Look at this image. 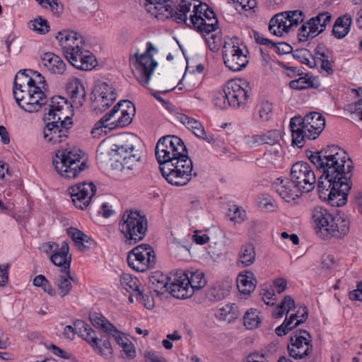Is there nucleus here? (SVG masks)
Masks as SVG:
<instances>
[{"label":"nucleus","instance_id":"1","mask_svg":"<svg viewBox=\"0 0 362 362\" xmlns=\"http://www.w3.org/2000/svg\"><path fill=\"white\" fill-rule=\"evenodd\" d=\"M354 168L351 158L338 146L318 151V198L332 206H344L353 185Z\"/></svg>","mask_w":362,"mask_h":362},{"label":"nucleus","instance_id":"2","mask_svg":"<svg viewBox=\"0 0 362 362\" xmlns=\"http://www.w3.org/2000/svg\"><path fill=\"white\" fill-rule=\"evenodd\" d=\"M252 91L250 83L244 80H235L227 82L223 90H219L214 96L213 102L216 107L221 110L228 107L238 108L245 105Z\"/></svg>","mask_w":362,"mask_h":362},{"label":"nucleus","instance_id":"3","mask_svg":"<svg viewBox=\"0 0 362 362\" xmlns=\"http://www.w3.org/2000/svg\"><path fill=\"white\" fill-rule=\"evenodd\" d=\"M138 139L133 134H123L115 138L110 156L124 169L134 170L141 159V153L136 148Z\"/></svg>","mask_w":362,"mask_h":362},{"label":"nucleus","instance_id":"4","mask_svg":"<svg viewBox=\"0 0 362 362\" xmlns=\"http://www.w3.org/2000/svg\"><path fill=\"white\" fill-rule=\"evenodd\" d=\"M82 151L76 148H62L57 151L52 163L57 173L67 179L76 178L88 168L86 163L81 161Z\"/></svg>","mask_w":362,"mask_h":362},{"label":"nucleus","instance_id":"5","mask_svg":"<svg viewBox=\"0 0 362 362\" xmlns=\"http://www.w3.org/2000/svg\"><path fill=\"white\" fill-rule=\"evenodd\" d=\"M119 230L124 237L126 244L132 245L142 240L148 230V221L139 211L126 210L119 223Z\"/></svg>","mask_w":362,"mask_h":362},{"label":"nucleus","instance_id":"6","mask_svg":"<svg viewBox=\"0 0 362 362\" xmlns=\"http://www.w3.org/2000/svg\"><path fill=\"white\" fill-rule=\"evenodd\" d=\"M349 223L346 219L334 216L325 209L320 207L318 211V237L329 239L340 238L348 233Z\"/></svg>","mask_w":362,"mask_h":362},{"label":"nucleus","instance_id":"7","mask_svg":"<svg viewBox=\"0 0 362 362\" xmlns=\"http://www.w3.org/2000/svg\"><path fill=\"white\" fill-rule=\"evenodd\" d=\"M182 153H187V148L183 141L178 136L167 135L161 137L156 146V157L159 167Z\"/></svg>","mask_w":362,"mask_h":362},{"label":"nucleus","instance_id":"8","mask_svg":"<svg viewBox=\"0 0 362 362\" xmlns=\"http://www.w3.org/2000/svg\"><path fill=\"white\" fill-rule=\"evenodd\" d=\"M45 121H47L44 130V139L48 143L55 144L66 140L69 130L73 127V122L70 116H65L64 119L58 117H44Z\"/></svg>","mask_w":362,"mask_h":362},{"label":"nucleus","instance_id":"9","mask_svg":"<svg viewBox=\"0 0 362 362\" xmlns=\"http://www.w3.org/2000/svg\"><path fill=\"white\" fill-rule=\"evenodd\" d=\"M128 265L136 272H144L154 267L155 252L148 244H141L130 250L127 255Z\"/></svg>","mask_w":362,"mask_h":362},{"label":"nucleus","instance_id":"10","mask_svg":"<svg viewBox=\"0 0 362 362\" xmlns=\"http://www.w3.org/2000/svg\"><path fill=\"white\" fill-rule=\"evenodd\" d=\"M222 55L226 66L233 71H240L249 63L247 54L239 46L238 39L234 37L226 42L222 50Z\"/></svg>","mask_w":362,"mask_h":362},{"label":"nucleus","instance_id":"11","mask_svg":"<svg viewBox=\"0 0 362 362\" xmlns=\"http://www.w3.org/2000/svg\"><path fill=\"white\" fill-rule=\"evenodd\" d=\"M293 182L300 187L301 193H308L315 188L316 177L310 165L304 161L294 163L290 172Z\"/></svg>","mask_w":362,"mask_h":362},{"label":"nucleus","instance_id":"12","mask_svg":"<svg viewBox=\"0 0 362 362\" xmlns=\"http://www.w3.org/2000/svg\"><path fill=\"white\" fill-rule=\"evenodd\" d=\"M312 349L311 336L305 329H297L290 338L288 351L290 356L295 359L307 356Z\"/></svg>","mask_w":362,"mask_h":362},{"label":"nucleus","instance_id":"13","mask_svg":"<svg viewBox=\"0 0 362 362\" xmlns=\"http://www.w3.org/2000/svg\"><path fill=\"white\" fill-rule=\"evenodd\" d=\"M69 192L75 206L84 209L96 194L97 188L93 182H83L70 187Z\"/></svg>","mask_w":362,"mask_h":362},{"label":"nucleus","instance_id":"14","mask_svg":"<svg viewBox=\"0 0 362 362\" xmlns=\"http://www.w3.org/2000/svg\"><path fill=\"white\" fill-rule=\"evenodd\" d=\"M173 162L170 161L164 164L163 166L159 167L163 177L172 185H186L192 179V170H189L188 165H185L184 169H173Z\"/></svg>","mask_w":362,"mask_h":362},{"label":"nucleus","instance_id":"15","mask_svg":"<svg viewBox=\"0 0 362 362\" xmlns=\"http://www.w3.org/2000/svg\"><path fill=\"white\" fill-rule=\"evenodd\" d=\"M136 62V77L138 81L143 86L148 84L154 69L158 66V62L153 59L151 54H135Z\"/></svg>","mask_w":362,"mask_h":362},{"label":"nucleus","instance_id":"16","mask_svg":"<svg viewBox=\"0 0 362 362\" xmlns=\"http://www.w3.org/2000/svg\"><path fill=\"white\" fill-rule=\"evenodd\" d=\"M26 96H19L16 91H13V97L18 106L28 112L38 111L47 103L45 93L40 89L33 90L32 93H27Z\"/></svg>","mask_w":362,"mask_h":362},{"label":"nucleus","instance_id":"17","mask_svg":"<svg viewBox=\"0 0 362 362\" xmlns=\"http://www.w3.org/2000/svg\"><path fill=\"white\" fill-rule=\"evenodd\" d=\"M276 192L286 202H291L298 198L301 193L300 187L293 182L291 178H277L273 185Z\"/></svg>","mask_w":362,"mask_h":362},{"label":"nucleus","instance_id":"18","mask_svg":"<svg viewBox=\"0 0 362 362\" xmlns=\"http://www.w3.org/2000/svg\"><path fill=\"white\" fill-rule=\"evenodd\" d=\"M66 90L72 100L71 107H82L86 98V92L82 81L78 78H72L66 84Z\"/></svg>","mask_w":362,"mask_h":362},{"label":"nucleus","instance_id":"19","mask_svg":"<svg viewBox=\"0 0 362 362\" xmlns=\"http://www.w3.org/2000/svg\"><path fill=\"white\" fill-rule=\"evenodd\" d=\"M42 66L50 73L63 75L66 71V63L52 52H45L41 56Z\"/></svg>","mask_w":362,"mask_h":362},{"label":"nucleus","instance_id":"20","mask_svg":"<svg viewBox=\"0 0 362 362\" xmlns=\"http://www.w3.org/2000/svg\"><path fill=\"white\" fill-rule=\"evenodd\" d=\"M177 272L173 281L170 282L169 286V292L170 294L178 299H185L191 297L194 291L190 288L188 284H186V279Z\"/></svg>","mask_w":362,"mask_h":362},{"label":"nucleus","instance_id":"21","mask_svg":"<svg viewBox=\"0 0 362 362\" xmlns=\"http://www.w3.org/2000/svg\"><path fill=\"white\" fill-rule=\"evenodd\" d=\"M69 244L64 241L60 248L50 256L51 262L60 267V272L71 270V255H69Z\"/></svg>","mask_w":362,"mask_h":362},{"label":"nucleus","instance_id":"22","mask_svg":"<svg viewBox=\"0 0 362 362\" xmlns=\"http://www.w3.org/2000/svg\"><path fill=\"white\" fill-rule=\"evenodd\" d=\"M95 91L99 94L98 101L100 103L101 111L108 108L117 99L115 89L106 82L99 83L95 87Z\"/></svg>","mask_w":362,"mask_h":362},{"label":"nucleus","instance_id":"23","mask_svg":"<svg viewBox=\"0 0 362 362\" xmlns=\"http://www.w3.org/2000/svg\"><path fill=\"white\" fill-rule=\"evenodd\" d=\"M110 337L105 333L103 336L98 338L95 334L94 338H91L90 345L98 354L105 358H110L113 355V349L110 341Z\"/></svg>","mask_w":362,"mask_h":362},{"label":"nucleus","instance_id":"24","mask_svg":"<svg viewBox=\"0 0 362 362\" xmlns=\"http://www.w3.org/2000/svg\"><path fill=\"white\" fill-rule=\"evenodd\" d=\"M191 6L192 0H182L176 9H174V8L171 6V9L173 10L172 13L169 14L168 12H165V14H163V20L171 18L177 23H184L188 27H191L189 22L187 23V14L190 11Z\"/></svg>","mask_w":362,"mask_h":362},{"label":"nucleus","instance_id":"25","mask_svg":"<svg viewBox=\"0 0 362 362\" xmlns=\"http://www.w3.org/2000/svg\"><path fill=\"white\" fill-rule=\"evenodd\" d=\"M178 274L181 275L180 278L183 276L186 279V284H188L189 286H190V288L193 289L194 292L196 290L201 289L206 284L204 274L200 270H179Z\"/></svg>","mask_w":362,"mask_h":362},{"label":"nucleus","instance_id":"26","mask_svg":"<svg viewBox=\"0 0 362 362\" xmlns=\"http://www.w3.org/2000/svg\"><path fill=\"white\" fill-rule=\"evenodd\" d=\"M288 20L284 12L274 15L269 23V31L276 36H282L284 33H288L291 28L290 24H287Z\"/></svg>","mask_w":362,"mask_h":362},{"label":"nucleus","instance_id":"27","mask_svg":"<svg viewBox=\"0 0 362 362\" xmlns=\"http://www.w3.org/2000/svg\"><path fill=\"white\" fill-rule=\"evenodd\" d=\"M257 279L253 272L245 271L237 278V286L241 293L249 295L255 289Z\"/></svg>","mask_w":362,"mask_h":362},{"label":"nucleus","instance_id":"28","mask_svg":"<svg viewBox=\"0 0 362 362\" xmlns=\"http://www.w3.org/2000/svg\"><path fill=\"white\" fill-rule=\"evenodd\" d=\"M292 136V145L298 148H303L305 144L306 139L315 140L317 139V132H308L305 128L296 124V127L290 128Z\"/></svg>","mask_w":362,"mask_h":362},{"label":"nucleus","instance_id":"29","mask_svg":"<svg viewBox=\"0 0 362 362\" xmlns=\"http://www.w3.org/2000/svg\"><path fill=\"white\" fill-rule=\"evenodd\" d=\"M146 11L156 18L163 21L165 12L172 13L171 6L168 4L170 0H145Z\"/></svg>","mask_w":362,"mask_h":362},{"label":"nucleus","instance_id":"30","mask_svg":"<svg viewBox=\"0 0 362 362\" xmlns=\"http://www.w3.org/2000/svg\"><path fill=\"white\" fill-rule=\"evenodd\" d=\"M148 279L150 288L158 294L169 291L170 279L162 272L159 271L154 272Z\"/></svg>","mask_w":362,"mask_h":362},{"label":"nucleus","instance_id":"31","mask_svg":"<svg viewBox=\"0 0 362 362\" xmlns=\"http://www.w3.org/2000/svg\"><path fill=\"white\" fill-rule=\"evenodd\" d=\"M316 115L317 111H312L306 114L304 117L295 116L291 119L289 127L293 128L298 124V125L301 126L303 129L305 128L310 133L313 131L317 132V127L315 126L317 124L314 121Z\"/></svg>","mask_w":362,"mask_h":362},{"label":"nucleus","instance_id":"32","mask_svg":"<svg viewBox=\"0 0 362 362\" xmlns=\"http://www.w3.org/2000/svg\"><path fill=\"white\" fill-rule=\"evenodd\" d=\"M352 20L349 14L343 15L336 20L332 28V34L337 39L345 37L350 31Z\"/></svg>","mask_w":362,"mask_h":362},{"label":"nucleus","instance_id":"33","mask_svg":"<svg viewBox=\"0 0 362 362\" xmlns=\"http://www.w3.org/2000/svg\"><path fill=\"white\" fill-rule=\"evenodd\" d=\"M60 273L54 277V284L57 287L61 297L64 298L71 291V281H74V279L71 276L70 270L69 272H60Z\"/></svg>","mask_w":362,"mask_h":362},{"label":"nucleus","instance_id":"34","mask_svg":"<svg viewBox=\"0 0 362 362\" xmlns=\"http://www.w3.org/2000/svg\"><path fill=\"white\" fill-rule=\"evenodd\" d=\"M56 38L59 41V45L62 47L64 54H65V49H66V47L75 48L76 45V42L77 40L80 39V43H81L83 41V39L79 34L69 30H64L58 32L57 35H56Z\"/></svg>","mask_w":362,"mask_h":362},{"label":"nucleus","instance_id":"35","mask_svg":"<svg viewBox=\"0 0 362 362\" xmlns=\"http://www.w3.org/2000/svg\"><path fill=\"white\" fill-rule=\"evenodd\" d=\"M256 257L255 245L251 243L243 245L238 252V264L244 267L254 263Z\"/></svg>","mask_w":362,"mask_h":362},{"label":"nucleus","instance_id":"36","mask_svg":"<svg viewBox=\"0 0 362 362\" xmlns=\"http://www.w3.org/2000/svg\"><path fill=\"white\" fill-rule=\"evenodd\" d=\"M89 320L93 326L100 329L105 334H107V332L116 331V327L101 313L90 312L89 313Z\"/></svg>","mask_w":362,"mask_h":362},{"label":"nucleus","instance_id":"37","mask_svg":"<svg viewBox=\"0 0 362 362\" xmlns=\"http://www.w3.org/2000/svg\"><path fill=\"white\" fill-rule=\"evenodd\" d=\"M303 314L301 315V319H299L296 322L291 321V320L288 319V317H286L284 322L277 327L275 329V332L276 335L279 337H282L288 334V332L293 329L296 328L299 325L302 324L305 321L308 317V309L305 306L303 308ZM288 316V315H286Z\"/></svg>","mask_w":362,"mask_h":362},{"label":"nucleus","instance_id":"38","mask_svg":"<svg viewBox=\"0 0 362 362\" xmlns=\"http://www.w3.org/2000/svg\"><path fill=\"white\" fill-rule=\"evenodd\" d=\"M66 48L64 55L73 66L79 70H90L89 64H86V66H84L85 64L81 63V59L78 58L80 57V47L78 43L76 45L75 48L70 47H66Z\"/></svg>","mask_w":362,"mask_h":362},{"label":"nucleus","instance_id":"39","mask_svg":"<svg viewBox=\"0 0 362 362\" xmlns=\"http://www.w3.org/2000/svg\"><path fill=\"white\" fill-rule=\"evenodd\" d=\"M76 329V334L86 340L89 344L91 338H94L95 331L85 321L77 320L74 324Z\"/></svg>","mask_w":362,"mask_h":362},{"label":"nucleus","instance_id":"40","mask_svg":"<svg viewBox=\"0 0 362 362\" xmlns=\"http://www.w3.org/2000/svg\"><path fill=\"white\" fill-rule=\"evenodd\" d=\"M237 306L235 304H226L224 306L218 308L215 311V317L221 321L230 322L232 319L237 317Z\"/></svg>","mask_w":362,"mask_h":362},{"label":"nucleus","instance_id":"41","mask_svg":"<svg viewBox=\"0 0 362 362\" xmlns=\"http://www.w3.org/2000/svg\"><path fill=\"white\" fill-rule=\"evenodd\" d=\"M281 135L278 130H270L262 135V144H266L274 146V153L278 154L281 149L279 144Z\"/></svg>","mask_w":362,"mask_h":362},{"label":"nucleus","instance_id":"42","mask_svg":"<svg viewBox=\"0 0 362 362\" xmlns=\"http://www.w3.org/2000/svg\"><path fill=\"white\" fill-rule=\"evenodd\" d=\"M64 105H67V100L61 96H54L51 98V103L49 104V111L45 116L53 117L55 116V119L58 117H62V110Z\"/></svg>","mask_w":362,"mask_h":362},{"label":"nucleus","instance_id":"43","mask_svg":"<svg viewBox=\"0 0 362 362\" xmlns=\"http://www.w3.org/2000/svg\"><path fill=\"white\" fill-rule=\"evenodd\" d=\"M316 22L317 16H314L302 25L299 29L298 33V38L300 41H306L310 36L317 32Z\"/></svg>","mask_w":362,"mask_h":362},{"label":"nucleus","instance_id":"44","mask_svg":"<svg viewBox=\"0 0 362 362\" xmlns=\"http://www.w3.org/2000/svg\"><path fill=\"white\" fill-rule=\"evenodd\" d=\"M230 290L223 285L217 283L212 286L206 293V297L211 301H218L228 295Z\"/></svg>","mask_w":362,"mask_h":362},{"label":"nucleus","instance_id":"45","mask_svg":"<svg viewBox=\"0 0 362 362\" xmlns=\"http://www.w3.org/2000/svg\"><path fill=\"white\" fill-rule=\"evenodd\" d=\"M202 25H198L194 30L202 35H209V33L216 30L218 28V21L216 17H210L208 19L203 18Z\"/></svg>","mask_w":362,"mask_h":362},{"label":"nucleus","instance_id":"46","mask_svg":"<svg viewBox=\"0 0 362 362\" xmlns=\"http://www.w3.org/2000/svg\"><path fill=\"white\" fill-rule=\"evenodd\" d=\"M259 312L256 309H250L244 315V325L249 329L257 328L261 323V318L259 316Z\"/></svg>","mask_w":362,"mask_h":362},{"label":"nucleus","instance_id":"47","mask_svg":"<svg viewBox=\"0 0 362 362\" xmlns=\"http://www.w3.org/2000/svg\"><path fill=\"white\" fill-rule=\"evenodd\" d=\"M120 283L122 287L128 292H136L139 291V280L129 274H123L120 277Z\"/></svg>","mask_w":362,"mask_h":362},{"label":"nucleus","instance_id":"48","mask_svg":"<svg viewBox=\"0 0 362 362\" xmlns=\"http://www.w3.org/2000/svg\"><path fill=\"white\" fill-rule=\"evenodd\" d=\"M28 25L30 29L40 35H45L49 30L48 21L41 16H38L35 19L30 21Z\"/></svg>","mask_w":362,"mask_h":362},{"label":"nucleus","instance_id":"49","mask_svg":"<svg viewBox=\"0 0 362 362\" xmlns=\"http://www.w3.org/2000/svg\"><path fill=\"white\" fill-rule=\"evenodd\" d=\"M205 5H206V4L199 3L198 5L194 6V14L190 16L189 20L191 28L194 29L197 25H202V22H204L202 13H204Z\"/></svg>","mask_w":362,"mask_h":362},{"label":"nucleus","instance_id":"50","mask_svg":"<svg viewBox=\"0 0 362 362\" xmlns=\"http://www.w3.org/2000/svg\"><path fill=\"white\" fill-rule=\"evenodd\" d=\"M289 87L298 90L308 88H315L311 77H308V74H306L304 77H300L298 79L291 81L289 83Z\"/></svg>","mask_w":362,"mask_h":362},{"label":"nucleus","instance_id":"51","mask_svg":"<svg viewBox=\"0 0 362 362\" xmlns=\"http://www.w3.org/2000/svg\"><path fill=\"white\" fill-rule=\"evenodd\" d=\"M308 49H296L293 52L292 55L294 59H299L300 62L308 65L310 67H314L316 64L315 54H317V47L314 49V56L313 57V62L308 58Z\"/></svg>","mask_w":362,"mask_h":362},{"label":"nucleus","instance_id":"52","mask_svg":"<svg viewBox=\"0 0 362 362\" xmlns=\"http://www.w3.org/2000/svg\"><path fill=\"white\" fill-rule=\"evenodd\" d=\"M171 161L173 162V169H184V168H185V165H189V170H192L193 168L192 160L188 156V153H182L177 157H173V160Z\"/></svg>","mask_w":362,"mask_h":362},{"label":"nucleus","instance_id":"53","mask_svg":"<svg viewBox=\"0 0 362 362\" xmlns=\"http://www.w3.org/2000/svg\"><path fill=\"white\" fill-rule=\"evenodd\" d=\"M27 71L31 72L30 69H23L20 70L15 76L14 82H13V91H16V90L21 88H25L27 85V80L28 77V74H26Z\"/></svg>","mask_w":362,"mask_h":362},{"label":"nucleus","instance_id":"54","mask_svg":"<svg viewBox=\"0 0 362 362\" xmlns=\"http://www.w3.org/2000/svg\"><path fill=\"white\" fill-rule=\"evenodd\" d=\"M284 13L286 15L291 28L297 26L300 23H302L305 17L303 13L300 10L284 11Z\"/></svg>","mask_w":362,"mask_h":362},{"label":"nucleus","instance_id":"55","mask_svg":"<svg viewBox=\"0 0 362 362\" xmlns=\"http://www.w3.org/2000/svg\"><path fill=\"white\" fill-rule=\"evenodd\" d=\"M259 206L269 211H274L276 208V202L268 194H262L258 199Z\"/></svg>","mask_w":362,"mask_h":362},{"label":"nucleus","instance_id":"56","mask_svg":"<svg viewBox=\"0 0 362 362\" xmlns=\"http://www.w3.org/2000/svg\"><path fill=\"white\" fill-rule=\"evenodd\" d=\"M176 119L180 121L182 124L186 126L189 129L192 131L196 127L200 126L201 122L198 120L189 117L187 115L182 113H177L176 115Z\"/></svg>","mask_w":362,"mask_h":362},{"label":"nucleus","instance_id":"57","mask_svg":"<svg viewBox=\"0 0 362 362\" xmlns=\"http://www.w3.org/2000/svg\"><path fill=\"white\" fill-rule=\"evenodd\" d=\"M332 18V14L329 12L318 13V25L320 27V29L318 30V35L325 30L327 25L331 22Z\"/></svg>","mask_w":362,"mask_h":362},{"label":"nucleus","instance_id":"58","mask_svg":"<svg viewBox=\"0 0 362 362\" xmlns=\"http://www.w3.org/2000/svg\"><path fill=\"white\" fill-rule=\"evenodd\" d=\"M272 105L268 101L261 104L259 109V116L262 121H268L272 115Z\"/></svg>","mask_w":362,"mask_h":362},{"label":"nucleus","instance_id":"59","mask_svg":"<svg viewBox=\"0 0 362 362\" xmlns=\"http://www.w3.org/2000/svg\"><path fill=\"white\" fill-rule=\"evenodd\" d=\"M133 117H129V115H123L121 116L115 121L110 123L107 127L110 129H115L117 127H124L128 126L132 122Z\"/></svg>","mask_w":362,"mask_h":362},{"label":"nucleus","instance_id":"60","mask_svg":"<svg viewBox=\"0 0 362 362\" xmlns=\"http://www.w3.org/2000/svg\"><path fill=\"white\" fill-rule=\"evenodd\" d=\"M136 300L143 303V305L147 308L151 309L153 306L152 299L150 298L149 296L144 293L142 290L136 291L134 293Z\"/></svg>","mask_w":362,"mask_h":362},{"label":"nucleus","instance_id":"61","mask_svg":"<svg viewBox=\"0 0 362 362\" xmlns=\"http://www.w3.org/2000/svg\"><path fill=\"white\" fill-rule=\"evenodd\" d=\"M205 42L211 52H216L219 50L221 45V37L219 36L212 35L208 38L206 37Z\"/></svg>","mask_w":362,"mask_h":362},{"label":"nucleus","instance_id":"62","mask_svg":"<svg viewBox=\"0 0 362 362\" xmlns=\"http://www.w3.org/2000/svg\"><path fill=\"white\" fill-rule=\"evenodd\" d=\"M346 110L356 115L362 121V98L353 103L349 104Z\"/></svg>","mask_w":362,"mask_h":362},{"label":"nucleus","instance_id":"63","mask_svg":"<svg viewBox=\"0 0 362 362\" xmlns=\"http://www.w3.org/2000/svg\"><path fill=\"white\" fill-rule=\"evenodd\" d=\"M110 124H106L103 119L101 118L100 120H98L95 124L94 125V127L93 128L91 131V134H93V137H97L100 135V132H104L105 133H107V129L110 130L109 127Z\"/></svg>","mask_w":362,"mask_h":362},{"label":"nucleus","instance_id":"64","mask_svg":"<svg viewBox=\"0 0 362 362\" xmlns=\"http://www.w3.org/2000/svg\"><path fill=\"white\" fill-rule=\"evenodd\" d=\"M95 245V241L86 234H84L81 238V241L79 242L77 245L78 248L81 251H85L88 249L91 248Z\"/></svg>","mask_w":362,"mask_h":362}]
</instances>
